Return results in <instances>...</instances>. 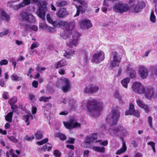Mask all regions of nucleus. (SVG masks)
Instances as JSON below:
<instances>
[{
	"instance_id": "obj_35",
	"label": "nucleus",
	"mask_w": 157,
	"mask_h": 157,
	"mask_svg": "<svg viewBox=\"0 0 157 157\" xmlns=\"http://www.w3.org/2000/svg\"><path fill=\"white\" fill-rule=\"evenodd\" d=\"M46 18L47 21L54 26V25H55V21H53L49 14H47Z\"/></svg>"
},
{
	"instance_id": "obj_41",
	"label": "nucleus",
	"mask_w": 157,
	"mask_h": 157,
	"mask_svg": "<svg viewBox=\"0 0 157 157\" xmlns=\"http://www.w3.org/2000/svg\"><path fill=\"white\" fill-rule=\"evenodd\" d=\"M98 142H100V145H102L104 146H107L108 144V141L107 140H105L103 141L101 140H99L97 141Z\"/></svg>"
},
{
	"instance_id": "obj_45",
	"label": "nucleus",
	"mask_w": 157,
	"mask_h": 157,
	"mask_svg": "<svg viewBox=\"0 0 157 157\" xmlns=\"http://www.w3.org/2000/svg\"><path fill=\"white\" fill-rule=\"evenodd\" d=\"M75 51L73 52L70 53V52H66L64 54V56L67 58H69L71 57L72 56V54L74 53Z\"/></svg>"
},
{
	"instance_id": "obj_51",
	"label": "nucleus",
	"mask_w": 157,
	"mask_h": 157,
	"mask_svg": "<svg viewBox=\"0 0 157 157\" xmlns=\"http://www.w3.org/2000/svg\"><path fill=\"white\" fill-rule=\"evenodd\" d=\"M141 108L144 109L147 113H148L149 111L148 107L147 105L144 104Z\"/></svg>"
},
{
	"instance_id": "obj_23",
	"label": "nucleus",
	"mask_w": 157,
	"mask_h": 157,
	"mask_svg": "<svg viewBox=\"0 0 157 157\" xmlns=\"http://www.w3.org/2000/svg\"><path fill=\"white\" fill-rule=\"evenodd\" d=\"M112 54L113 56V59L118 61L121 62V56L116 51H113Z\"/></svg>"
},
{
	"instance_id": "obj_26",
	"label": "nucleus",
	"mask_w": 157,
	"mask_h": 157,
	"mask_svg": "<svg viewBox=\"0 0 157 157\" xmlns=\"http://www.w3.org/2000/svg\"><path fill=\"white\" fill-rule=\"evenodd\" d=\"M130 81V79L129 78H126L123 79L121 82L123 86L125 88H127L128 84Z\"/></svg>"
},
{
	"instance_id": "obj_54",
	"label": "nucleus",
	"mask_w": 157,
	"mask_h": 157,
	"mask_svg": "<svg viewBox=\"0 0 157 157\" xmlns=\"http://www.w3.org/2000/svg\"><path fill=\"white\" fill-rule=\"evenodd\" d=\"M9 32L8 30H6L4 32H1L0 33V37H2L6 35Z\"/></svg>"
},
{
	"instance_id": "obj_42",
	"label": "nucleus",
	"mask_w": 157,
	"mask_h": 157,
	"mask_svg": "<svg viewBox=\"0 0 157 157\" xmlns=\"http://www.w3.org/2000/svg\"><path fill=\"white\" fill-rule=\"evenodd\" d=\"M150 20L152 22L155 23L156 21V17L154 14V12H151L150 17Z\"/></svg>"
},
{
	"instance_id": "obj_43",
	"label": "nucleus",
	"mask_w": 157,
	"mask_h": 157,
	"mask_svg": "<svg viewBox=\"0 0 157 157\" xmlns=\"http://www.w3.org/2000/svg\"><path fill=\"white\" fill-rule=\"evenodd\" d=\"M53 155L56 157H60L61 153L58 150H55L53 151Z\"/></svg>"
},
{
	"instance_id": "obj_18",
	"label": "nucleus",
	"mask_w": 157,
	"mask_h": 157,
	"mask_svg": "<svg viewBox=\"0 0 157 157\" xmlns=\"http://www.w3.org/2000/svg\"><path fill=\"white\" fill-rule=\"evenodd\" d=\"M20 25L22 29L23 30L22 33L24 36H26L28 34V31H30V25L28 24H21Z\"/></svg>"
},
{
	"instance_id": "obj_44",
	"label": "nucleus",
	"mask_w": 157,
	"mask_h": 157,
	"mask_svg": "<svg viewBox=\"0 0 157 157\" xmlns=\"http://www.w3.org/2000/svg\"><path fill=\"white\" fill-rule=\"evenodd\" d=\"M152 117L151 116H149L147 118V121L149 127L151 128L152 127Z\"/></svg>"
},
{
	"instance_id": "obj_48",
	"label": "nucleus",
	"mask_w": 157,
	"mask_h": 157,
	"mask_svg": "<svg viewBox=\"0 0 157 157\" xmlns=\"http://www.w3.org/2000/svg\"><path fill=\"white\" fill-rule=\"evenodd\" d=\"M89 136L91 138L93 141L97 139V135L96 133H93L91 136Z\"/></svg>"
},
{
	"instance_id": "obj_10",
	"label": "nucleus",
	"mask_w": 157,
	"mask_h": 157,
	"mask_svg": "<svg viewBox=\"0 0 157 157\" xmlns=\"http://www.w3.org/2000/svg\"><path fill=\"white\" fill-rule=\"evenodd\" d=\"M47 10V7L46 5L45 4H43L42 5H40L39 7L38 10L37 12L39 17L42 19L44 18L46 12Z\"/></svg>"
},
{
	"instance_id": "obj_25",
	"label": "nucleus",
	"mask_w": 157,
	"mask_h": 157,
	"mask_svg": "<svg viewBox=\"0 0 157 157\" xmlns=\"http://www.w3.org/2000/svg\"><path fill=\"white\" fill-rule=\"evenodd\" d=\"M93 149L95 151L100 153H103L105 151V148L103 146H94Z\"/></svg>"
},
{
	"instance_id": "obj_32",
	"label": "nucleus",
	"mask_w": 157,
	"mask_h": 157,
	"mask_svg": "<svg viewBox=\"0 0 157 157\" xmlns=\"http://www.w3.org/2000/svg\"><path fill=\"white\" fill-rule=\"evenodd\" d=\"M17 97L14 96L9 100L8 102L10 105H12L16 103L17 102Z\"/></svg>"
},
{
	"instance_id": "obj_52",
	"label": "nucleus",
	"mask_w": 157,
	"mask_h": 157,
	"mask_svg": "<svg viewBox=\"0 0 157 157\" xmlns=\"http://www.w3.org/2000/svg\"><path fill=\"white\" fill-rule=\"evenodd\" d=\"M10 62L12 63V64L13 66V68L15 69L16 66L17 62L15 61V59L13 58H12L10 61Z\"/></svg>"
},
{
	"instance_id": "obj_55",
	"label": "nucleus",
	"mask_w": 157,
	"mask_h": 157,
	"mask_svg": "<svg viewBox=\"0 0 157 157\" xmlns=\"http://www.w3.org/2000/svg\"><path fill=\"white\" fill-rule=\"evenodd\" d=\"M33 30L35 31H37L38 30L37 27L35 25H33L32 26H30V31L31 30Z\"/></svg>"
},
{
	"instance_id": "obj_28",
	"label": "nucleus",
	"mask_w": 157,
	"mask_h": 157,
	"mask_svg": "<svg viewBox=\"0 0 157 157\" xmlns=\"http://www.w3.org/2000/svg\"><path fill=\"white\" fill-rule=\"evenodd\" d=\"M121 62L113 59L110 62V66L113 67H117L119 66Z\"/></svg>"
},
{
	"instance_id": "obj_15",
	"label": "nucleus",
	"mask_w": 157,
	"mask_h": 157,
	"mask_svg": "<svg viewBox=\"0 0 157 157\" xmlns=\"http://www.w3.org/2000/svg\"><path fill=\"white\" fill-rule=\"evenodd\" d=\"M63 81V84L65 85L62 87V90L64 92L66 93L70 89L71 85L70 80L67 78H64Z\"/></svg>"
},
{
	"instance_id": "obj_57",
	"label": "nucleus",
	"mask_w": 157,
	"mask_h": 157,
	"mask_svg": "<svg viewBox=\"0 0 157 157\" xmlns=\"http://www.w3.org/2000/svg\"><path fill=\"white\" fill-rule=\"evenodd\" d=\"M32 86L35 88H37L38 87V82L37 81L34 80L32 83Z\"/></svg>"
},
{
	"instance_id": "obj_37",
	"label": "nucleus",
	"mask_w": 157,
	"mask_h": 157,
	"mask_svg": "<svg viewBox=\"0 0 157 157\" xmlns=\"http://www.w3.org/2000/svg\"><path fill=\"white\" fill-rule=\"evenodd\" d=\"M23 4L21 3L20 4L14 5L13 6L12 8L14 10H18L20 9L22 7H23L24 6H23Z\"/></svg>"
},
{
	"instance_id": "obj_40",
	"label": "nucleus",
	"mask_w": 157,
	"mask_h": 157,
	"mask_svg": "<svg viewBox=\"0 0 157 157\" xmlns=\"http://www.w3.org/2000/svg\"><path fill=\"white\" fill-rule=\"evenodd\" d=\"M11 79L14 81H18L19 80L18 76L15 74H13L11 76Z\"/></svg>"
},
{
	"instance_id": "obj_64",
	"label": "nucleus",
	"mask_w": 157,
	"mask_h": 157,
	"mask_svg": "<svg viewBox=\"0 0 157 157\" xmlns=\"http://www.w3.org/2000/svg\"><path fill=\"white\" fill-rule=\"evenodd\" d=\"M89 153V151L88 150H85L83 152L84 157H88Z\"/></svg>"
},
{
	"instance_id": "obj_27",
	"label": "nucleus",
	"mask_w": 157,
	"mask_h": 157,
	"mask_svg": "<svg viewBox=\"0 0 157 157\" xmlns=\"http://www.w3.org/2000/svg\"><path fill=\"white\" fill-rule=\"evenodd\" d=\"M13 113L12 111L7 113L5 117V119L7 121L10 123L12 122Z\"/></svg>"
},
{
	"instance_id": "obj_50",
	"label": "nucleus",
	"mask_w": 157,
	"mask_h": 157,
	"mask_svg": "<svg viewBox=\"0 0 157 157\" xmlns=\"http://www.w3.org/2000/svg\"><path fill=\"white\" fill-rule=\"evenodd\" d=\"M21 3L23 4L22 5L24 7L26 5H28L30 4V0H23V2Z\"/></svg>"
},
{
	"instance_id": "obj_61",
	"label": "nucleus",
	"mask_w": 157,
	"mask_h": 157,
	"mask_svg": "<svg viewBox=\"0 0 157 157\" xmlns=\"http://www.w3.org/2000/svg\"><path fill=\"white\" fill-rule=\"evenodd\" d=\"M10 154L11 155H12V157H17L18 156L15 155L13 152V149H11L9 151Z\"/></svg>"
},
{
	"instance_id": "obj_1",
	"label": "nucleus",
	"mask_w": 157,
	"mask_h": 157,
	"mask_svg": "<svg viewBox=\"0 0 157 157\" xmlns=\"http://www.w3.org/2000/svg\"><path fill=\"white\" fill-rule=\"evenodd\" d=\"M55 27H63L65 29L61 36L65 39L69 38L66 42L67 44L70 47L76 46L78 43L79 37L81 34L77 31L73 32L72 29L75 26L74 22H68L67 21L60 20L55 21Z\"/></svg>"
},
{
	"instance_id": "obj_60",
	"label": "nucleus",
	"mask_w": 157,
	"mask_h": 157,
	"mask_svg": "<svg viewBox=\"0 0 157 157\" xmlns=\"http://www.w3.org/2000/svg\"><path fill=\"white\" fill-rule=\"evenodd\" d=\"M74 2L78 1V3L81 5H83V3H87L84 0H73Z\"/></svg>"
},
{
	"instance_id": "obj_62",
	"label": "nucleus",
	"mask_w": 157,
	"mask_h": 157,
	"mask_svg": "<svg viewBox=\"0 0 157 157\" xmlns=\"http://www.w3.org/2000/svg\"><path fill=\"white\" fill-rule=\"evenodd\" d=\"M52 107V104L51 103L46 104L44 106V107L46 109H50Z\"/></svg>"
},
{
	"instance_id": "obj_16",
	"label": "nucleus",
	"mask_w": 157,
	"mask_h": 157,
	"mask_svg": "<svg viewBox=\"0 0 157 157\" xmlns=\"http://www.w3.org/2000/svg\"><path fill=\"white\" fill-rule=\"evenodd\" d=\"M145 6V3L144 2L138 1L137 5L134 8V11L136 13H138Z\"/></svg>"
},
{
	"instance_id": "obj_49",
	"label": "nucleus",
	"mask_w": 157,
	"mask_h": 157,
	"mask_svg": "<svg viewBox=\"0 0 157 157\" xmlns=\"http://www.w3.org/2000/svg\"><path fill=\"white\" fill-rule=\"evenodd\" d=\"M25 139L28 141L32 140L34 139V136L33 135L29 137L28 135H27L25 136Z\"/></svg>"
},
{
	"instance_id": "obj_4",
	"label": "nucleus",
	"mask_w": 157,
	"mask_h": 157,
	"mask_svg": "<svg viewBox=\"0 0 157 157\" xmlns=\"http://www.w3.org/2000/svg\"><path fill=\"white\" fill-rule=\"evenodd\" d=\"M112 8L114 12L120 13L126 12L129 9V6L127 4L120 2L115 3Z\"/></svg>"
},
{
	"instance_id": "obj_11",
	"label": "nucleus",
	"mask_w": 157,
	"mask_h": 157,
	"mask_svg": "<svg viewBox=\"0 0 157 157\" xmlns=\"http://www.w3.org/2000/svg\"><path fill=\"white\" fill-rule=\"evenodd\" d=\"M124 130V127L122 125H120L111 130L110 129L109 131L111 134H112L114 136H118L119 134H121L123 133Z\"/></svg>"
},
{
	"instance_id": "obj_59",
	"label": "nucleus",
	"mask_w": 157,
	"mask_h": 157,
	"mask_svg": "<svg viewBox=\"0 0 157 157\" xmlns=\"http://www.w3.org/2000/svg\"><path fill=\"white\" fill-rule=\"evenodd\" d=\"M2 97L5 100L8 99L9 98V97H8V93L6 92H4L3 94Z\"/></svg>"
},
{
	"instance_id": "obj_34",
	"label": "nucleus",
	"mask_w": 157,
	"mask_h": 157,
	"mask_svg": "<svg viewBox=\"0 0 157 157\" xmlns=\"http://www.w3.org/2000/svg\"><path fill=\"white\" fill-rule=\"evenodd\" d=\"M48 140V139L47 138L42 140L40 141L37 142L36 144L39 145H42L47 143Z\"/></svg>"
},
{
	"instance_id": "obj_2",
	"label": "nucleus",
	"mask_w": 157,
	"mask_h": 157,
	"mask_svg": "<svg viewBox=\"0 0 157 157\" xmlns=\"http://www.w3.org/2000/svg\"><path fill=\"white\" fill-rule=\"evenodd\" d=\"M87 111L92 116L97 117L99 115V112L103 109L102 102H98L96 100H88L87 101Z\"/></svg>"
},
{
	"instance_id": "obj_47",
	"label": "nucleus",
	"mask_w": 157,
	"mask_h": 157,
	"mask_svg": "<svg viewBox=\"0 0 157 157\" xmlns=\"http://www.w3.org/2000/svg\"><path fill=\"white\" fill-rule=\"evenodd\" d=\"M8 63V60L6 59H3L0 62V65L1 66L5 65L7 64Z\"/></svg>"
},
{
	"instance_id": "obj_9",
	"label": "nucleus",
	"mask_w": 157,
	"mask_h": 157,
	"mask_svg": "<svg viewBox=\"0 0 157 157\" xmlns=\"http://www.w3.org/2000/svg\"><path fill=\"white\" fill-rule=\"evenodd\" d=\"M126 115H132L137 117H140V112L138 110H135L134 105L132 104H131L129 106V109L125 112Z\"/></svg>"
},
{
	"instance_id": "obj_53",
	"label": "nucleus",
	"mask_w": 157,
	"mask_h": 157,
	"mask_svg": "<svg viewBox=\"0 0 157 157\" xmlns=\"http://www.w3.org/2000/svg\"><path fill=\"white\" fill-rule=\"evenodd\" d=\"M113 1V0H104L103 2V6L108 7L109 6V1Z\"/></svg>"
},
{
	"instance_id": "obj_20",
	"label": "nucleus",
	"mask_w": 157,
	"mask_h": 157,
	"mask_svg": "<svg viewBox=\"0 0 157 157\" xmlns=\"http://www.w3.org/2000/svg\"><path fill=\"white\" fill-rule=\"evenodd\" d=\"M74 5L75 6L76 9L79 10L81 13H84L86 10V9L87 8V3H83L82 6L79 5L78 6L76 4H74Z\"/></svg>"
},
{
	"instance_id": "obj_58",
	"label": "nucleus",
	"mask_w": 157,
	"mask_h": 157,
	"mask_svg": "<svg viewBox=\"0 0 157 157\" xmlns=\"http://www.w3.org/2000/svg\"><path fill=\"white\" fill-rule=\"evenodd\" d=\"M29 116L28 115H25L23 117V119L26 123H27L29 121Z\"/></svg>"
},
{
	"instance_id": "obj_33",
	"label": "nucleus",
	"mask_w": 157,
	"mask_h": 157,
	"mask_svg": "<svg viewBox=\"0 0 157 157\" xmlns=\"http://www.w3.org/2000/svg\"><path fill=\"white\" fill-rule=\"evenodd\" d=\"M51 98V97H45L42 96L39 98V100L40 101H43L45 102H47L49 101V100Z\"/></svg>"
},
{
	"instance_id": "obj_13",
	"label": "nucleus",
	"mask_w": 157,
	"mask_h": 157,
	"mask_svg": "<svg viewBox=\"0 0 157 157\" xmlns=\"http://www.w3.org/2000/svg\"><path fill=\"white\" fill-rule=\"evenodd\" d=\"M139 73L140 77L144 79L148 75V71L146 67L144 66H141L138 68Z\"/></svg>"
},
{
	"instance_id": "obj_46",
	"label": "nucleus",
	"mask_w": 157,
	"mask_h": 157,
	"mask_svg": "<svg viewBox=\"0 0 157 157\" xmlns=\"http://www.w3.org/2000/svg\"><path fill=\"white\" fill-rule=\"evenodd\" d=\"M136 102L138 105L140 107H141L144 104L143 101L140 99L136 100Z\"/></svg>"
},
{
	"instance_id": "obj_24",
	"label": "nucleus",
	"mask_w": 157,
	"mask_h": 157,
	"mask_svg": "<svg viewBox=\"0 0 157 157\" xmlns=\"http://www.w3.org/2000/svg\"><path fill=\"white\" fill-rule=\"evenodd\" d=\"M69 121L71 126L73 127V128H79L81 126V124L80 123H78L73 119L70 120Z\"/></svg>"
},
{
	"instance_id": "obj_29",
	"label": "nucleus",
	"mask_w": 157,
	"mask_h": 157,
	"mask_svg": "<svg viewBox=\"0 0 157 157\" xmlns=\"http://www.w3.org/2000/svg\"><path fill=\"white\" fill-rule=\"evenodd\" d=\"M35 136L36 139L40 140L43 138V132L41 131L38 130L35 133Z\"/></svg>"
},
{
	"instance_id": "obj_30",
	"label": "nucleus",
	"mask_w": 157,
	"mask_h": 157,
	"mask_svg": "<svg viewBox=\"0 0 157 157\" xmlns=\"http://www.w3.org/2000/svg\"><path fill=\"white\" fill-rule=\"evenodd\" d=\"M56 136L59 138L62 141H64L66 140L67 137L63 134L60 132H58L56 134Z\"/></svg>"
},
{
	"instance_id": "obj_8",
	"label": "nucleus",
	"mask_w": 157,
	"mask_h": 157,
	"mask_svg": "<svg viewBox=\"0 0 157 157\" xmlns=\"http://www.w3.org/2000/svg\"><path fill=\"white\" fill-rule=\"evenodd\" d=\"M20 16L22 20L28 22H33L35 21L34 17L32 15L29 14L25 11H21L20 13Z\"/></svg>"
},
{
	"instance_id": "obj_3",
	"label": "nucleus",
	"mask_w": 157,
	"mask_h": 157,
	"mask_svg": "<svg viewBox=\"0 0 157 157\" xmlns=\"http://www.w3.org/2000/svg\"><path fill=\"white\" fill-rule=\"evenodd\" d=\"M133 90L139 94L144 93L145 97L150 100L154 97L155 94L154 89L152 88H146L145 89L140 82H136L133 83L132 86Z\"/></svg>"
},
{
	"instance_id": "obj_22",
	"label": "nucleus",
	"mask_w": 157,
	"mask_h": 157,
	"mask_svg": "<svg viewBox=\"0 0 157 157\" xmlns=\"http://www.w3.org/2000/svg\"><path fill=\"white\" fill-rule=\"evenodd\" d=\"M123 145L122 147L119 150H118L116 152V154L119 155L122 153H124L126 150L127 147L125 142H123Z\"/></svg>"
},
{
	"instance_id": "obj_31",
	"label": "nucleus",
	"mask_w": 157,
	"mask_h": 157,
	"mask_svg": "<svg viewBox=\"0 0 157 157\" xmlns=\"http://www.w3.org/2000/svg\"><path fill=\"white\" fill-rule=\"evenodd\" d=\"M67 4V2L64 1H60L57 2L56 3V5L57 7H62L66 6Z\"/></svg>"
},
{
	"instance_id": "obj_38",
	"label": "nucleus",
	"mask_w": 157,
	"mask_h": 157,
	"mask_svg": "<svg viewBox=\"0 0 157 157\" xmlns=\"http://www.w3.org/2000/svg\"><path fill=\"white\" fill-rule=\"evenodd\" d=\"M63 124L67 128L70 130L73 129V127L71 126L70 121H69V122H63Z\"/></svg>"
},
{
	"instance_id": "obj_14",
	"label": "nucleus",
	"mask_w": 157,
	"mask_h": 157,
	"mask_svg": "<svg viewBox=\"0 0 157 157\" xmlns=\"http://www.w3.org/2000/svg\"><path fill=\"white\" fill-rule=\"evenodd\" d=\"M81 26L86 27L88 29L92 26V25L90 21L88 19H82L79 21Z\"/></svg>"
},
{
	"instance_id": "obj_6",
	"label": "nucleus",
	"mask_w": 157,
	"mask_h": 157,
	"mask_svg": "<svg viewBox=\"0 0 157 157\" xmlns=\"http://www.w3.org/2000/svg\"><path fill=\"white\" fill-rule=\"evenodd\" d=\"M105 58L104 52L102 51H96L94 54L92 59L93 63H98L103 61Z\"/></svg>"
},
{
	"instance_id": "obj_36",
	"label": "nucleus",
	"mask_w": 157,
	"mask_h": 157,
	"mask_svg": "<svg viewBox=\"0 0 157 157\" xmlns=\"http://www.w3.org/2000/svg\"><path fill=\"white\" fill-rule=\"evenodd\" d=\"M84 142L85 144L88 145H90L93 141L89 136H87L86 137Z\"/></svg>"
},
{
	"instance_id": "obj_39",
	"label": "nucleus",
	"mask_w": 157,
	"mask_h": 157,
	"mask_svg": "<svg viewBox=\"0 0 157 157\" xmlns=\"http://www.w3.org/2000/svg\"><path fill=\"white\" fill-rule=\"evenodd\" d=\"M7 138L9 139L10 141L13 142L14 143H17V139L13 136H8Z\"/></svg>"
},
{
	"instance_id": "obj_63",
	"label": "nucleus",
	"mask_w": 157,
	"mask_h": 157,
	"mask_svg": "<svg viewBox=\"0 0 157 157\" xmlns=\"http://www.w3.org/2000/svg\"><path fill=\"white\" fill-rule=\"evenodd\" d=\"M37 108L36 107L33 106L32 109V113L33 114H34L36 113Z\"/></svg>"
},
{
	"instance_id": "obj_21",
	"label": "nucleus",
	"mask_w": 157,
	"mask_h": 157,
	"mask_svg": "<svg viewBox=\"0 0 157 157\" xmlns=\"http://www.w3.org/2000/svg\"><path fill=\"white\" fill-rule=\"evenodd\" d=\"M0 16L2 19L7 21L10 19V16L7 14V13L4 10H1L0 11Z\"/></svg>"
},
{
	"instance_id": "obj_12",
	"label": "nucleus",
	"mask_w": 157,
	"mask_h": 157,
	"mask_svg": "<svg viewBox=\"0 0 157 157\" xmlns=\"http://www.w3.org/2000/svg\"><path fill=\"white\" fill-rule=\"evenodd\" d=\"M69 14L67 9L65 7L60 8L56 13L57 17L60 18H63Z\"/></svg>"
},
{
	"instance_id": "obj_7",
	"label": "nucleus",
	"mask_w": 157,
	"mask_h": 157,
	"mask_svg": "<svg viewBox=\"0 0 157 157\" xmlns=\"http://www.w3.org/2000/svg\"><path fill=\"white\" fill-rule=\"evenodd\" d=\"M99 89V87L93 84H91L85 87L83 92L88 94H93L96 92Z\"/></svg>"
},
{
	"instance_id": "obj_5",
	"label": "nucleus",
	"mask_w": 157,
	"mask_h": 157,
	"mask_svg": "<svg viewBox=\"0 0 157 157\" xmlns=\"http://www.w3.org/2000/svg\"><path fill=\"white\" fill-rule=\"evenodd\" d=\"M111 117L112 123L111 126L116 125L120 117V113L119 108L116 106L113 107L111 110Z\"/></svg>"
},
{
	"instance_id": "obj_17",
	"label": "nucleus",
	"mask_w": 157,
	"mask_h": 157,
	"mask_svg": "<svg viewBox=\"0 0 157 157\" xmlns=\"http://www.w3.org/2000/svg\"><path fill=\"white\" fill-rule=\"evenodd\" d=\"M67 64V61L64 59H62L57 62L54 65L56 69H58L66 66Z\"/></svg>"
},
{
	"instance_id": "obj_19",
	"label": "nucleus",
	"mask_w": 157,
	"mask_h": 157,
	"mask_svg": "<svg viewBox=\"0 0 157 157\" xmlns=\"http://www.w3.org/2000/svg\"><path fill=\"white\" fill-rule=\"evenodd\" d=\"M129 65L127 66L126 69V71H129L130 77L131 78H135L136 77V73L135 70L132 68H130Z\"/></svg>"
},
{
	"instance_id": "obj_56",
	"label": "nucleus",
	"mask_w": 157,
	"mask_h": 157,
	"mask_svg": "<svg viewBox=\"0 0 157 157\" xmlns=\"http://www.w3.org/2000/svg\"><path fill=\"white\" fill-rule=\"evenodd\" d=\"M38 47V45L36 42H34L31 45L30 48L32 50L34 48H36Z\"/></svg>"
}]
</instances>
